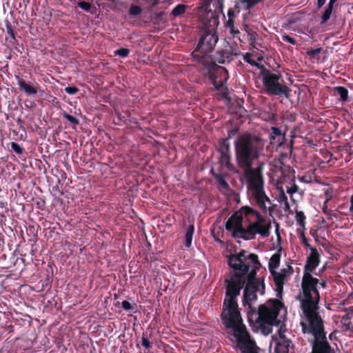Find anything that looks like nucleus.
I'll return each instance as SVG.
<instances>
[{
    "instance_id": "49530a36",
    "label": "nucleus",
    "mask_w": 353,
    "mask_h": 353,
    "mask_svg": "<svg viewBox=\"0 0 353 353\" xmlns=\"http://www.w3.org/2000/svg\"><path fill=\"white\" fill-rule=\"evenodd\" d=\"M350 201H351V205L350 208V211L352 215H353V195L351 196Z\"/></svg>"
},
{
    "instance_id": "6e6552de",
    "label": "nucleus",
    "mask_w": 353,
    "mask_h": 353,
    "mask_svg": "<svg viewBox=\"0 0 353 353\" xmlns=\"http://www.w3.org/2000/svg\"><path fill=\"white\" fill-rule=\"evenodd\" d=\"M261 73L263 85L268 94L288 97L290 89L283 83V79L279 72H272L263 69Z\"/></svg>"
},
{
    "instance_id": "f257e3e1",
    "label": "nucleus",
    "mask_w": 353,
    "mask_h": 353,
    "mask_svg": "<svg viewBox=\"0 0 353 353\" xmlns=\"http://www.w3.org/2000/svg\"><path fill=\"white\" fill-rule=\"evenodd\" d=\"M228 264L232 271L225 280L226 292L223 304L221 319L225 327L230 329L238 347L242 353H254L255 343L250 338L239 308L236 299L244 288L243 304L248 307V315H256V321L261 329L271 332V327L277 324L279 312L283 304L278 300L271 301L268 305H261L258 310L252 306L257 299L256 293L263 294L265 284L263 281L256 278V272L261 268L258 256L242 250L228 259Z\"/></svg>"
},
{
    "instance_id": "37998d69",
    "label": "nucleus",
    "mask_w": 353,
    "mask_h": 353,
    "mask_svg": "<svg viewBox=\"0 0 353 353\" xmlns=\"http://www.w3.org/2000/svg\"><path fill=\"white\" fill-rule=\"evenodd\" d=\"M272 134L275 136H281L282 135L281 130L278 128H275V127L272 128Z\"/></svg>"
},
{
    "instance_id": "c756f323",
    "label": "nucleus",
    "mask_w": 353,
    "mask_h": 353,
    "mask_svg": "<svg viewBox=\"0 0 353 353\" xmlns=\"http://www.w3.org/2000/svg\"><path fill=\"white\" fill-rule=\"evenodd\" d=\"M322 48H319L316 49H310L307 51V55H309L311 58H317L320 52H321Z\"/></svg>"
},
{
    "instance_id": "72a5a7b5",
    "label": "nucleus",
    "mask_w": 353,
    "mask_h": 353,
    "mask_svg": "<svg viewBox=\"0 0 353 353\" xmlns=\"http://www.w3.org/2000/svg\"><path fill=\"white\" fill-rule=\"evenodd\" d=\"M121 305L123 309L125 311H132L136 307V305H132L128 301H122Z\"/></svg>"
},
{
    "instance_id": "473e14b6",
    "label": "nucleus",
    "mask_w": 353,
    "mask_h": 353,
    "mask_svg": "<svg viewBox=\"0 0 353 353\" xmlns=\"http://www.w3.org/2000/svg\"><path fill=\"white\" fill-rule=\"evenodd\" d=\"M63 117L67 119L71 124L79 125V121L73 116H71L67 113L63 114Z\"/></svg>"
},
{
    "instance_id": "f8f14e48",
    "label": "nucleus",
    "mask_w": 353,
    "mask_h": 353,
    "mask_svg": "<svg viewBox=\"0 0 353 353\" xmlns=\"http://www.w3.org/2000/svg\"><path fill=\"white\" fill-rule=\"evenodd\" d=\"M343 4L344 3L341 2V0H330L322 14V22H326L332 14L334 15Z\"/></svg>"
},
{
    "instance_id": "7ed1b4c3",
    "label": "nucleus",
    "mask_w": 353,
    "mask_h": 353,
    "mask_svg": "<svg viewBox=\"0 0 353 353\" xmlns=\"http://www.w3.org/2000/svg\"><path fill=\"white\" fill-rule=\"evenodd\" d=\"M264 142L250 134L239 135L234 141L235 156L238 166L243 175L261 171L260 168H253L254 162L263 154Z\"/></svg>"
},
{
    "instance_id": "20e7f679",
    "label": "nucleus",
    "mask_w": 353,
    "mask_h": 353,
    "mask_svg": "<svg viewBox=\"0 0 353 353\" xmlns=\"http://www.w3.org/2000/svg\"><path fill=\"white\" fill-rule=\"evenodd\" d=\"M310 254L308 256L301 281V291L296 299L299 301L301 307H317L320 301V295L317 289L319 279L312 275L319 264V254L316 248H310Z\"/></svg>"
},
{
    "instance_id": "de8ad7c7",
    "label": "nucleus",
    "mask_w": 353,
    "mask_h": 353,
    "mask_svg": "<svg viewBox=\"0 0 353 353\" xmlns=\"http://www.w3.org/2000/svg\"><path fill=\"white\" fill-rule=\"evenodd\" d=\"M321 285L323 288H326V281H322L321 282H319L317 283V285Z\"/></svg>"
},
{
    "instance_id": "1a4fd4ad",
    "label": "nucleus",
    "mask_w": 353,
    "mask_h": 353,
    "mask_svg": "<svg viewBox=\"0 0 353 353\" xmlns=\"http://www.w3.org/2000/svg\"><path fill=\"white\" fill-rule=\"evenodd\" d=\"M200 63L203 65V72L208 76L216 90H221L228 78L227 70L214 63L211 57L201 58Z\"/></svg>"
},
{
    "instance_id": "9d476101",
    "label": "nucleus",
    "mask_w": 353,
    "mask_h": 353,
    "mask_svg": "<svg viewBox=\"0 0 353 353\" xmlns=\"http://www.w3.org/2000/svg\"><path fill=\"white\" fill-rule=\"evenodd\" d=\"M286 330L281 327L278 333L272 336V341L275 345V353H288L290 348L292 347V341L285 334Z\"/></svg>"
},
{
    "instance_id": "393cba45",
    "label": "nucleus",
    "mask_w": 353,
    "mask_h": 353,
    "mask_svg": "<svg viewBox=\"0 0 353 353\" xmlns=\"http://www.w3.org/2000/svg\"><path fill=\"white\" fill-rule=\"evenodd\" d=\"M297 234H299V238L301 240V242L307 248L310 249V248H312L310 244L307 243V238L305 237V234H304V231L305 230H300V229H297Z\"/></svg>"
},
{
    "instance_id": "09e8293b",
    "label": "nucleus",
    "mask_w": 353,
    "mask_h": 353,
    "mask_svg": "<svg viewBox=\"0 0 353 353\" xmlns=\"http://www.w3.org/2000/svg\"><path fill=\"white\" fill-rule=\"evenodd\" d=\"M158 17H161L163 14H164L163 12H160L159 14H156Z\"/></svg>"
},
{
    "instance_id": "8fccbe9b",
    "label": "nucleus",
    "mask_w": 353,
    "mask_h": 353,
    "mask_svg": "<svg viewBox=\"0 0 353 353\" xmlns=\"http://www.w3.org/2000/svg\"><path fill=\"white\" fill-rule=\"evenodd\" d=\"M290 22H294V20H293V21H290V20H289V21H288V23H290Z\"/></svg>"
},
{
    "instance_id": "39448f33",
    "label": "nucleus",
    "mask_w": 353,
    "mask_h": 353,
    "mask_svg": "<svg viewBox=\"0 0 353 353\" xmlns=\"http://www.w3.org/2000/svg\"><path fill=\"white\" fill-rule=\"evenodd\" d=\"M301 310L304 316L301 322L302 330L304 333L311 334L314 337L310 353H334L323 330V320L319 314V307H301Z\"/></svg>"
},
{
    "instance_id": "b1692460",
    "label": "nucleus",
    "mask_w": 353,
    "mask_h": 353,
    "mask_svg": "<svg viewBox=\"0 0 353 353\" xmlns=\"http://www.w3.org/2000/svg\"><path fill=\"white\" fill-rule=\"evenodd\" d=\"M337 94L340 96V99L342 101H346L348 97V91L343 87L339 86L336 88Z\"/></svg>"
},
{
    "instance_id": "ea45409f",
    "label": "nucleus",
    "mask_w": 353,
    "mask_h": 353,
    "mask_svg": "<svg viewBox=\"0 0 353 353\" xmlns=\"http://www.w3.org/2000/svg\"><path fill=\"white\" fill-rule=\"evenodd\" d=\"M6 28L8 34L11 37L12 39H14V34L11 26V23H6Z\"/></svg>"
},
{
    "instance_id": "c03bdc74",
    "label": "nucleus",
    "mask_w": 353,
    "mask_h": 353,
    "mask_svg": "<svg viewBox=\"0 0 353 353\" xmlns=\"http://www.w3.org/2000/svg\"><path fill=\"white\" fill-rule=\"evenodd\" d=\"M326 0H317V6L319 8H321L325 3Z\"/></svg>"
},
{
    "instance_id": "7c9ffc66",
    "label": "nucleus",
    "mask_w": 353,
    "mask_h": 353,
    "mask_svg": "<svg viewBox=\"0 0 353 353\" xmlns=\"http://www.w3.org/2000/svg\"><path fill=\"white\" fill-rule=\"evenodd\" d=\"M279 201L281 203H284L285 209H289L290 208V205H289V203H288V197H287V196L285 194V193L283 192H282L281 193V194L279 195Z\"/></svg>"
},
{
    "instance_id": "a19ab883",
    "label": "nucleus",
    "mask_w": 353,
    "mask_h": 353,
    "mask_svg": "<svg viewBox=\"0 0 353 353\" xmlns=\"http://www.w3.org/2000/svg\"><path fill=\"white\" fill-rule=\"evenodd\" d=\"M228 20L227 22H233V18L235 16V12L230 9L228 12Z\"/></svg>"
},
{
    "instance_id": "4c0bfd02",
    "label": "nucleus",
    "mask_w": 353,
    "mask_h": 353,
    "mask_svg": "<svg viewBox=\"0 0 353 353\" xmlns=\"http://www.w3.org/2000/svg\"><path fill=\"white\" fill-rule=\"evenodd\" d=\"M298 186L294 183L291 187L287 188V192L292 195L298 191Z\"/></svg>"
},
{
    "instance_id": "e433bc0d",
    "label": "nucleus",
    "mask_w": 353,
    "mask_h": 353,
    "mask_svg": "<svg viewBox=\"0 0 353 353\" xmlns=\"http://www.w3.org/2000/svg\"><path fill=\"white\" fill-rule=\"evenodd\" d=\"M250 57V54L249 53H246L243 55V59L252 65H257V63L255 61L251 59Z\"/></svg>"
},
{
    "instance_id": "a18cd8bd",
    "label": "nucleus",
    "mask_w": 353,
    "mask_h": 353,
    "mask_svg": "<svg viewBox=\"0 0 353 353\" xmlns=\"http://www.w3.org/2000/svg\"><path fill=\"white\" fill-rule=\"evenodd\" d=\"M159 1V0H148V3L151 4L152 7L156 6L158 3Z\"/></svg>"
},
{
    "instance_id": "ddd939ff",
    "label": "nucleus",
    "mask_w": 353,
    "mask_h": 353,
    "mask_svg": "<svg viewBox=\"0 0 353 353\" xmlns=\"http://www.w3.org/2000/svg\"><path fill=\"white\" fill-rule=\"evenodd\" d=\"M15 79L17 81V85L20 90L24 92L27 95L32 96L37 93V88L28 83H27L19 76L16 75Z\"/></svg>"
},
{
    "instance_id": "4468645a",
    "label": "nucleus",
    "mask_w": 353,
    "mask_h": 353,
    "mask_svg": "<svg viewBox=\"0 0 353 353\" xmlns=\"http://www.w3.org/2000/svg\"><path fill=\"white\" fill-rule=\"evenodd\" d=\"M230 53L227 50H219L216 52V56L212 57V61L219 63H224L226 61H229Z\"/></svg>"
},
{
    "instance_id": "c85d7f7f",
    "label": "nucleus",
    "mask_w": 353,
    "mask_h": 353,
    "mask_svg": "<svg viewBox=\"0 0 353 353\" xmlns=\"http://www.w3.org/2000/svg\"><path fill=\"white\" fill-rule=\"evenodd\" d=\"M216 179H217V181L219 182L220 188L225 189V190L229 189L228 183L225 181V180L223 179V177L222 176H221V175L216 176Z\"/></svg>"
},
{
    "instance_id": "3c124183",
    "label": "nucleus",
    "mask_w": 353,
    "mask_h": 353,
    "mask_svg": "<svg viewBox=\"0 0 353 353\" xmlns=\"http://www.w3.org/2000/svg\"><path fill=\"white\" fill-rule=\"evenodd\" d=\"M234 54L236 56V55H238V54H239V53L235 52V53H234Z\"/></svg>"
},
{
    "instance_id": "2f4dec72",
    "label": "nucleus",
    "mask_w": 353,
    "mask_h": 353,
    "mask_svg": "<svg viewBox=\"0 0 353 353\" xmlns=\"http://www.w3.org/2000/svg\"><path fill=\"white\" fill-rule=\"evenodd\" d=\"M141 344L143 347H144L147 350H149L152 347L151 343L150 342L149 339H148L147 336L145 334H143V336L141 337Z\"/></svg>"
},
{
    "instance_id": "4be33fe9",
    "label": "nucleus",
    "mask_w": 353,
    "mask_h": 353,
    "mask_svg": "<svg viewBox=\"0 0 353 353\" xmlns=\"http://www.w3.org/2000/svg\"><path fill=\"white\" fill-rule=\"evenodd\" d=\"M230 160V154H221L220 163L223 166H225L228 170H230L232 167Z\"/></svg>"
},
{
    "instance_id": "f03ea898",
    "label": "nucleus",
    "mask_w": 353,
    "mask_h": 353,
    "mask_svg": "<svg viewBox=\"0 0 353 353\" xmlns=\"http://www.w3.org/2000/svg\"><path fill=\"white\" fill-rule=\"evenodd\" d=\"M271 228L270 221L250 206L242 207L225 223L226 230L234 238L245 241L254 239L257 234L263 238L269 236Z\"/></svg>"
},
{
    "instance_id": "6ab92c4d",
    "label": "nucleus",
    "mask_w": 353,
    "mask_h": 353,
    "mask_svg": "<svg viewBox=\"0 0 353 353\" xmlns=\"http://www.w3.org/2000/svg\"><path fill=\"white\" fill-rule=\"evenodd\" d=\"M219 22L218 17L216 13L212 10H208L205 12L203 18L200 19V22Z\"/></svg>"
},
{
    "instance_id": "bb28decb",
    "label": "nucleus",
    "mask_w": 353,
    "mask_h": 353,
    "mask_svg": "<svg viewBox=\"0 0 353 353\" xmlns=\"http://www.w3.org/2000/svg\"><path fill=\"white\" fill-rule=\"evenodd\" d=\"M129 53L130 50L124 48H121L114 52V54L116 55H118L119 57L122 58L127 57L129 55Z\"/></svg>"
},
{
    "instance_id": "2eb2a0df",
    "label": "nucleus",
    "mask_w": 353,
    "mask_h": 353,
    "mask_svg": "<svg viewBox=\"0 0 353 353\" xmlns=\"http://www.w3.org/2000/svg\"><path fill=\"white\" fill-rule=\"evenodd\" d=\"M281 259V254L274 253L269 260L268 268L270 272L276 271V269L279 267Z\"/></svg>"
},
{
    "instance_id": "79ce46f5",
    "label": "nucleus",
    "mask_w": 353,
    "mask_h": 353,
    "mask_svg": "<svg viewBox=\"0 0 353 353\" xmlns=\"http://www.w3.org/2000/svg\"><path fill=\"white\" fill-rule=\"evenodd\" d=\"M300 181L305 183H310L312 181L310 176H303L300 178Z\"/></svg>"
},
{
    "instance_id": "58836bf2",
    "label": "nucleus",
    "mask_w": 353,
    "mask_h": 353,
    "mask_svg": "<svg viewBox=\"0 0 353 353\" xmlns=\"http://www.w3.org/2000/svg\"><path fill=\"white\" fill-rule=\"evenodd\" d=\"M283 40L284 41L290 43V44L294 45L296 43L295 39L288 34H285L283 36Z\"/></svg>"
},
{
    "instance_id": "f3484780",
    "label": "nucleus",
    "mask_w": 353,
    "mask_h": 353,
    "mask_svg": "<svg viewBox=\"0 0 353 353\" xmlns=\"http://www.w3.org/2000/svg\"><path fill=\"white\" fill-rule=\"evenodd\" d=\"M194 232V226L191 224L188 226L185 236V245L190 248L192 245V236Z\"/></svg>"
},
{
    "instance_id": "412c9836",
    "label": "nucleus",
    "mask_w": 353,
    "mask_h": 353,
    "mask_svg": "<svg viewBox=\"0 0 353 353\" xmlns=\"http://www.w3.org/2000/svg\"><path fill=\"white\" fill-rule=\"evenodd\" d=\"M188 7V6L186 5L179 4L174 8L170 14L174 17H179L182 14L185 13V11Z\"/></svg>"
},
{
    "instance_id": "f704fd0d",
    "label": "nucleus",
    "mask_w": 353,
    "mask_h": 353,
    "mask_svg": "<svg viewBox=\"0 0 353 353\" xmlns=\"http://www.w3.org/2000/svg\"><path fill=\"white\" fill-rule=\"evenodd\" d=\"M10 145L12 150L14 151L17 154H21L23 153V150L17 143L12 142Z\"/></svg>"
},
{
    "instance_id": "603ef678",
    "label": "nucleus",
    "mask_w": 353,
    "mask_h": 353,
    "mask_svg": "<svg viewBox=\"0 0 353 353\" xmlns=\"http://www.w3.org/2000/svg\"><path fill=\"white\" fill-rule=\"evenodd\" d=\"M110 1L114 2L115 0H109Z\"/></svg>"
},
{
    "instance_id": "5701e85b",
    "label": "nucleus",
    "mask_w": 353,
    "mask_h": 353,
    "mask_svg": "<svg viewBox=\"0 0 353 353\" xmlns=\"http://www.w3.org/2000/svg\"><path fill=\"white\" fill-rule=\"evenodd\" d=\"M245 30L247 32L248 36L249 37L248 39L250 41L251 45H252V46L254 47V43L256 41V32L254 31H253L252 30H251L250 28H249L248 25L245 26Z\"/></svg>"
},
{
    "instance_id": "a878e982",
    "label": "nucleus",
    "mask_w": 353,
    "mask_h": 353,
    "mask_svg": "<svg viewBox=\"0 0 353 353\" xmlns=\"http://www.w3.org/2000/svg\"><path fill=\"white\" fill-rule=\"evenodd\" d=\"M141 12V8L137 5H132L130 8L129 13L131 16L136 17L140 14Z\"/></svg>"
},
{
    "instance_id": "864d4df0",
    "label": "nucleus",
    "mask_w": 353,
    "mask_h": 353,
    "mask_svg": "<svg viewBox=\"0 0 353 353\" xmlns=\"http://www.w3.org/2000/svg\"><path fill=\"white\" fill-rule=\"evenodd\" d=\"M352 220H353V215H352Z\"/></svg>"
},
{
    "instance_id": "cd10ccee",
    "label": "nucleus",
    "mask_w": 353,
    "mask_h": 353,
    "mask_svg": "<svg viewBox=\"0 0 353 353\" xmlns=\"http://www.w3.org/2000/svg\"><path fill=\"white\" fill-rule=\"evenodd\" d=\"M77 5L79 7H80L82 10L86 11V12H90L91 8H92V5L89 2H86V1H79L77 3Z\"/></svg>"
},
{
    "instance_id": "0eeeda50",
    "label": "nucleus",
    "mask_w": 353,
    "mask_h": 353,
    "mask_svg": "<svg viewBox=\"0 0 353 353\" xmlns=\"http://www.w3.org/2000/svg\"><path fill=\"white\" fill-rule=\"evenodd\" d=\"M215 24L203 23L199 42L192 53L193 59L199 63L201 62V58L211 57L208 54L212 52L219 40Z\"/></svg>"
},
{
    "instance_id": "9b49d317",
    "label": "nucleus",
    "mask_w": 353,
    "mask_h": 353,
    "mask_svg": "<svg viewBox=\"0 0 353 353\" xmlns=\"http://www.w3.org/2000/svg\"><path fill=\"white\" fill-rule=\"evenodd\" d=\"M270 273L276 286V291L278 294H281L283 292L284 283L287 282L288 277L292 273V268L288 266V268H283L280 271H274Z\"/></svg>"
},
{
    "instance_id": "423d86ee",
    "label": "nucleus",
    "mask_w": 353,
    "mask_h": 353,
    "mask_svg": "<svg viewBox=\"0 0 353 353\" xmlns=\"http://www.w3.org/2000/svg\"><path fill=\"white\" fill-rule=\"evenodd\" d=\"M252 201L264 212L270 208L271 200L264 190V183L261 171L250 172L243 175Z\"/></svg>"
},
{
    "instance_id": "a211bd4d",
    "label": "nucleus",
    "mask_w": 353,
    "mask_h": 353,
    "mask_svg": "<svg viewBox=\"0 0 353 353\" xmlns=\"http://www.w3.org/2000/svg\"><path fill=\"white\" fill-rule=\"evenodd\" d=\"M226 31H228L234 39H238L240 41L241 32L237 28L235 27L234 23H226Z\"/></svg>"
},
{
    "instance_id": "dca6fc26",
    "label": "nucleus",
    "mask_w": 353,
    "mask_h": 353,
    "mask_svg": "<svg viewBox=\"0 0 353 353\" xmlns=\"http://www.w3.org/2000/svg\"><path fill=\"white\" fill-rule=\"evenodd\" d=\"M219 151L221 154H230V145L228 139H221L219 141Z\"/></svg>"
},
{
    "instance_id": "aec40b11",
    "label": "nucleus",
    "mask_w": 353,
    "mask_h": 353,
    "mask_svg": "<svg viewBox=\"0 0 353 353\" xmlns=\"http://www.w3.org/2000/svg\"><path fill=\"white\" fill-rule=\"evenodd\" d=\"M305 216L302 211H296L295 219L300 230H305Z\"/></svg>"
},
{
    "instance_id": "c9c22d12",
    "label": "nucleus",
    "mask_w": 353,
    "mask_h": 353,
    "mask_svg": "<svg viewBox=\"0 0 353 353\" xmlns=\"http://www.w3.org/2000/svg\"><path fill=\"white\" fill-rule=\"evenodd\" d=\"M65 91L67 94L72 95L77 94L79 89L74 86H68L65 88Z\"/></svg>"
}]
</instances>
